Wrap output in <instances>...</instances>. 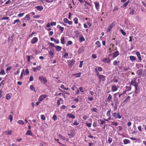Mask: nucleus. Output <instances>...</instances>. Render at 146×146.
Instances as JSON below:
<instances>
[{
	"label": "nucleus",
	"instance_id": "35",
	"mask_svg": "<svg viewBox=\"0 0 146 146\" xmlns=\"http://www.w3.org/2000/svg\"><path fill=\"white\" fill-rule=\"evenodd\" d=\"M5 74V72L3 69H2L0 72V75H4Z\"/></svg>",
	"mask_w": 146,
	"mask_h": 146
},
{
	"label": "nucleus",
	"instance_id": "37",
	"mask_svg": "<svg viewBox=\"0 0 146 146\" xmlns=\"http://www.w3.org/2000/svg\"><path fill=\"white\" fill-rule=\"evenodd\" d=\"M9 119H10V122H11L13 120V116L11 115H10L9 116Z\"/></svg>",
	"mask_w": 146,
	"mask_h": 146
},
{
	"label": "nucleus",
	"instance_id": "64",
	"mask_svg": "<svg viewBox=\"0 0 146 146\" xmlns=\"http://www.w3.org/2000/svg\"><path fill=\"white\" fill-rule=\"evenodd\" d=\"M27 61L28 62H30V60H31L30 56L29 55H28L27 56Z\"/></svg>",
	"mask_w": 146,
	"mask_h": 146
},
{
	"label": "nucleus",
	"instance_id": "60",
	"mask_svg": "<svg viewBox=\"0 0 146 146\" xmlns=\"http://www.w3.org/2000/svg\"><path fill=\"white\" fill-rule=\"evenodd\" d=\"M24 14V13H20L18 14V16L19 17H21L23 16Z\"/></svg>",
	"mask_w": 146,
	"mask_h": 146
},
{
	"label": "nucleus",
	"instance_id": "21",
	"mask_svg": "<svg viewBox=\"0 0 146 146\" xmlns=\"http://www.w3.org/2000/svg\"><path fill=\"white\" fill-rule=\"evenodd\" d=\"M16 23H17V25H19L21 24V22L19 19H17L14 21L13 24H15Z\"/></svg>",
	"mask_w": 146,
	"mask_h": 146
},
{
	"label": "nucleus",
	"instance_id": "29",
	"mask_svg": "<svg viewBox=\"0 0 146 146\" xmlns=\"http://www.w3.org/2000/svg\"><path fill=\"white\" fill-rule=\"evenodd\" d=\"M26 135H32L33 134L31 130H28L26 133Z\"/></svg>",
	"mask_w": 146,
	"mask_h": 146
},
{
	"label": "nucleus",
	"instance_id": "53",
	"mask_svg": "<svg viewBox=\"0 0 146 146\" xmlns=\"http://www.w3.org/2000/svg\"><path fill=\"white\" fill-rule=\"evenodd\" d=\"M74 33L76 34L77 36L79 35L80 34V32L78 31H74Z\"/></svg>",
	"mask_w": 146,
	"mask_h": 146
},
{
	"label": "nucleus",
	"instance_id": "14",
	"mask_svg": "<svg viewBox=\"0 0 146 146\" xmlns=\"http://www.w3.org/2000/svg\"><path fill=\"white\" fill-rule=\"evenodd\" d=\"M136 55H137L138 58L139 59V62H141L142 60V58L141 55L140 54V52L139 51L137 52H136Z\"/></svg>",
	"mask_w": 146,
	"mask_h": 146
},
{
	"label": "nucleus",
	"instance_id": "3",
	"mask_svg": "<svg viewBox=\"0 0 146 146\" xmlns=\"http://www.w3.org/2000/svg\"><path fill=\"white\" fill-rule=\"evenodd\" d=\"M75 62V60L72 59L71 60H70L67 61V64L68 66L70 67L71 68L74 65Z\"/></svg>",
	"mask_w": 146,
	"mask_h": 146
},
{
	"label": "nucleus",
	"instance_id": "5",
	"mask_svg": "<svg viewBox=\"0 0 146 146\" xmlns=\"http://www.w3.org/2000/svg\"><path fill=\"white\" fill-rule=\"evenodd\" d=\"M84 47L83 46H81L80 47L78 50V53L80 54L82 53L83 52L84 50Z\"/></svg>",
	"mask_w": 146,
	"mask_h": 146
},
{
	"label": "nucleus",
	"instance_id": "43",
	"mask_svg": "<svg viewBox=\"0 0 146 146\" xmlns=\"http://www.w3.org/2000/svg\"><path fill=\"white\" fill-rule=\"evenodd\" d=\"M112 141V139L110 137L108 138V142L110 144L111 143Z\"/></svg>",
	"mask_w": 146,
	"mask_h": 146
},
{
	"label": "nucleus",
	"instance_id": "25",
	"mask_svg": "<svg viewBox=\"0 0 146 146\" xmlns=\"http://www.w3.org/2000/svg\"><path fill=\"white\" fill-rule=\"evenodd\" d=\"M55 48H56V50L58 51H60L62 48L61 46H56Z\"/></svg>",
	"mask_w": 146,
	"mask_h": 146
},
{
	"label": "nucleus",
	"instance_id": "19",
	"mask_svg": "<svg viewBox=\"0 0 146 146\" xmlns=\"http://www.w3.org/2000/svg\"><path fill=\"white\" fill-rule=\"evenodd\" d=\"M112 96L111 94H109L107 99V101L110 102H112Z\"/></svg>",
	"mask_w": 146,
	"mask_h": 146
},
{
	"label": "nucleus",
	"instance_id": "46",
	"mask_svg": "<svg viewBox=\"0 0 146 146\" xmlns=\"http://www.w3.org/2000/svg\"><path fill=\"white\" fill-rule=\"evenodd\" d=\"M119 61L118 62H117L116 60H115L113 62V65L114 66H115L117 65L118 63H119Z\"/></svg>",
	"mask_w": 146,
	"mask_h": 146
},
{
	"label": "nucleus",
	"instance_id": "6",
	"mask_svg": "<svg viewBox=\"0 0 146 146\" xmlns=\"http://www.w3.org/2000/svg\"><path fill=\"white\" fill-rule=\"evenodd\" d=\"M44 48L48 51L49 54L50 56V58H53L54 57V52L51 50H48L46 48Z\"/></svg>",
	"mask_w": 146,
	"mask_h": 146
},
{
	"label": "nucleus",
	"instance_id": "30",
	"mask_svg": "<svg viewBox=\"0 0 146 146\" xmlns=\"http://www.w3.org/2000/svg\"><path fill=\"white\" fill-rule=\"evenodd\" d=\"M81 73L80 72H79L78 73L75 74H74V76H76V77H80L81 76Z\"/></svg>",
	"mask_w": 146,
	"mask_h": 146
},
{
	"label": "nucleus",
	"instance_id": "61",
	"mask_svg": "<svg viewBox=\"0 0 146 146\" xmlns=\"http://www.w3.org/2000/svg\"><path fill=\"white\" fill-rule=\"evenodd\" d=\"M129 3V1H128L125 3L124 4H123V6L125 7H126L128 5Z\"/></svg>",
	"mask_w": 146,
	"mask_h": 146
},
{
	"label": "nucleus",
	"instance_id": "33",
	"mask_svg": "<svg viewBox=\"0 0 146 146\" xmlns=\"http://www.w3.org/2000/svg\"><path fill=\"white\" fill-rule=\"evenodd\" d=\"M73 21L74 22V23L76 24H77L78 23V19L77 17H75L73 19Z\"/></svg>",
	"mask_w": 146,
	"mask_h": 146
},
{
	"label": "nucleus",
	"instance_id": "38",
	"mask_svg": "<svg viewBox=\"0 0 146 146\" xmlns=\"http://www.w3.org/2000/svg\"><path fill=\"white\" fill-rule=\"evenodd\" d=\"M73 43L72 42L71 40L68 41L66 44L67 46H68L71 44H72Z\"/></svg>",
	"mask_w": 146,
	"mask_h": 146
},
{
	"label": "nucleus",
	"instance_id": "54",
	"mask_svg": "<svg viewBox=\"0 0 146 146\" xmlns=\"http://www.w3.org/2000/svg\"><path fill=\"white\" fill-rule=\"evenodd\" d=\"M56 22H51L50 25L52 26H56Z\"/></svg>",
	"mask_w": 146,
	"mask_h": 146
},
{
	"label": "nucleus",
	"instance_id": "22",
	"mask_svg": "<svg viewBox=\"0 0 146 146\" xmlns=\"http://www.w3.org/2000/svg\"><path fill=\"white\" fill-rule=\"evenodd\" d=\"M14 36V34H13L11 37L8 38V40L9 42H12L13 41V37Z\"/></svg>",
	"mask_w": 146,
	"mask_h": 146
},
{
	"label": "nucleus",
	"instance_id": "42",
	"mask_svg": "<svg viewBox=\"0 0 146 146\" xmlns=\"http://www.w3.org/2000/svg\"><path fill=\"white\" fill-rule=\"evenodd\" d=\"M68 56V54L67 52H66L63 56V57L64 58H67V57Z\"/></svg>",
	"mask_w": 146,
	"mask_h": 146
},
{
	"label": "nucleus",
	"instance_id": "51",
	"mask_svg": "<svg viewBox=\"0 0 146 146\" xmlns=\"http://www.w3.org/2000/svg\"><path fill=\"white\" fill-rule=\"evenodd\" d=\"M59 29L60 30V31L61 32V33H62L63 32L64 30V28L63 27H62L61 26H60Z\"/></svg>",
	"mask_w": 146,
	"mask_h": 146
},
{
	"label": "nucleus",
	"instance_id": "34",
	"mask_svg": "<svg viewBox=\"0 0 146 146\" xmlns=\"http://www.w3.org/2000/svg\"><path fill=\"white\" fill-rule=\"evenodd\" d=\"M17 123L20 125H24V122L22 120H19L17 121Z\"/></svg>",
	"mask_w": 146,
	"mask_h": 146
},
{
	"label": "nucleus",
	"instance_id": "47",
	"mask_svg": "<svg viewBox=\"0 0 146 146\" xmlns=\"http://www.w3.org/2000/svg\"><path fill=\"white\" fill-rule=\"evenodd\" d=\"M24 72L25 70L24 69H23L21 72V75L20 78V79H21L22 78L23 73H24Z\"/></svg>",
	"mask_w": 146,
	"mask_h": 146
},
{
	"label": "nucleus",
	"instance_id": "55",
	"mask_svg": "<svg viewBox=\"0 0 146 146\" xmlns=\"http://www.w3.org/2000/svg\"><path fill=\"white\" fill-rule=\"evenodd\" d=\"M111 124L112 125H115V126H117L118 125L117 123L116 122H112Z\"/></svg>",
	"mask_w": 146,
	"mask_h": 146
},
{
	"label": "nucleus",
	"instance_id": "2",
	"mask_svg": "<svg viewBox=\"0 0 146 146\" xmlns=\"http://www.w3.org/2000/svg\"><path fill=\"white\" fill-rule=\"evenodd\" d=\"M137 78H134L132 79L130 83L131 85H132L134 87L138 85L139 83L136 82Z\"/></svg>",
	"mask_w": 146,
	"mask_h": 146
},
{
	"label": "nucleus",
	"instance_id": "12",
	"mask_svg": "<svg viewBox=\"0 0 146 146\" xmlns=\"http://www.w3.org/2000/svg\"><path fill=\"white\" fill-rule=\"evenodd\" d=\"M118 89L117 88L115 84L112 85V86L111 91L114 92L116 91Z\"/></svg>",
	"mask_w": 146,
	"mask_h": 146
},
{
	"label": "nucleus",
	"instance_id": "1",
	"mask_svg": "<svg viewBox=\"0 0 146 146\" xmlns=\"http://www.w3.org/2000/svg\"><path fill=\"white\" fill-rule=\"evenodd\" d=\"M38 79L41 83L45 84L47 82V80L46 78L42 76H40L38 77Z\"/></svg>",
	"mask_w": 146,
	"mask_h": 146
},
{
	"label": "nucleus",
	"instance_id": "18",
	"mask_svg": "<svg viewBox=\"0 0 146 146\" xmlns=\"http://www.w3.org/2000/svg\"><path fill=\"white\" fill-rule=\"evenodd\" d=\"M135 66L137 69H139V68H143V65L141 64H136Z\"/></svg>",
	"mask_w": 146,
	"mask_h": 146
},
{
	"label": "nucleus",
	"instance_id": "27",
	"mask_svg": "<svg viewBox=\"0 0 146 146\" xmlns=\"http://www.w3.org/2000/svg\"><path fill=\"white\" fill-rule=\"evenodd\" d=\"M111 111V110L110 109L106 113L107 115L109 117V118H111V114H110Z\"/></svg>",
	"mask_w": 146,
	"mask_h": 146
},
{
	"label": "nucleus",
	"instance_id": "15",
	"mask_svg": "<svg viewBox=\"0 0 146 146\" xmlns=\"http://www.w3.org/2000/svg\"><path fill=\"white\" fill-rule=\"evenodd\" d=\"M79 41L80 42H82L85 41V39L82 34L80 35L79 38Z\"/></svg>",
	"mask_w": 146,
	"mask_h": 146
},
{
	"label": "nucleus",
	"instance_id": "40",
	"mask_svg": "<svg viewBox=\"0 0 146 146\" xmlns=\"http://www.w3.org/2000/svg\"><path fill=\"white\" fill-rule=\"evenodd\" d=\"M58 136L63 140H65L66 139L65 137L64 136L60 134H59L58 135Z\"/></svg>",
	"mask_w": 146,
	"mask_h": 146
},
{
	"label": "nucleus",
	"instance_id": "4",
	"mask_svg": "<svg viewBox=\"0 0 146 146\" xmlns=\"http://www.w3.org/2000/svg\"><path fill=\"white\" fill-rule=\"evenodd\" d=\"M111 113L112 115L115 117V119H120L121 118V116L119 113V111H118L117 113L114 112L113 113V111L111 112Z\"/></svg>",
	"mask_w": 146,
	"mask_h": 146
},
{
	"label": "nucleus",
	"instance_id": "26",
	"mask_svg": "<svg viewBox=\"0 0 146 146\" xmlns=\"http://www.w3.org/2000/svg\"><path fill=\"white\" fill-rule=\"evenodd\" d=\"M143 69H142L138 70L137 71V74L139 75H141L143 72Z\"/></svg>",
	"mask_w": 146,
	"mask_h": 146
},
{
	"label": "nucleus",
	"instance_id": "9",
	"mask_svg": "<svg viewBox=\"0 0 146 146\" xmlns=\"http://www.w3.org/2000/svg\"><path fill=\"white\" fill-rule=\"evenodd\" d=\"M106 77L105 76L101 75L98 78L100 80V82H101V81H104L106 79Z\"/></svg>",
	"mask_w": 146,
	"mask_h": 146
},
{
	"label": "nucleus",
	"instance_id": "45",
	"mask_svg": "<svg viewBox=\"0 0 146 146\" xmlns=\"http://www.w3.org/2000/svg\"><path fill=\"white\" fill-rule=\"evenodd\" d=\"M129 67H125L123 68V70L125 72L127 71L129 69Z\"/></svg>",
	"mask_w": 146,
	"mask_h": 146
},
{
	"label": "nucleus",
	"instance_id": "32",
	"mask_svg": "<svg viewBox=\"0 0 146 146\" xmlns=\"http://www.w3.org/2000/svg\"><path fill=\"white\" fill-rule=\"evenodd\" d=\"M12 133V131L11 130H8L5 131V133L7 135H11Z\"/></svg>",
	"mask_w": 146,
	"mask_h": 146
},
{
	"label": "nucleus",
	"instance_id": "44",
	"mask_svg": "<svg viewBox=\"0 0 146 146\" xmlns=\"http://www.w3.org/2000/svg\"><path fill=\"white\" fill-rule=\"evenodd\" d=\"M92 123H86V125L88 127H91L92 125Z\"/></svg>",
	"mask_w": 146,
	"mask_h": 146
},
{
	"label": "nucleus",
	"instance_id": "11",
	"mask_svg": "<svg viewBox=\"0 0 146 146\" xmlns=\"http://www.w3.org/2000/svg\"><path fill=\"white\" fill-rule=\"evenodd\" d=\"M46 97L47 95H42L39 97L38 99V100L39 102H41Z\"/></svg>",
	"mask_w": 146,
	"mask_h": 146
},
{
	"label": "nucleus",
	"instance_id": "13",
	"mask_svg": "<svg viewBox=\"0 0 146 146\" xmlns=\"http://www.w3.org/2000/svg\"><path fill=\"white\" fill-rule=\"evenodd\" d=\"M135 93L138 94L139 93L140 91V87L138 86V85L136 86H135Z\"/></svg>",
	"mask_w": 146,
	"mask_h": 146
},
{
	"label": "nucleus",
	"instance_id": "59",
	"mask_svg": "<svg viewBox=\"0 0 146 146\" xmlns=\"http://www.w3.org/2000/svg\"><path fill=\"white\" fill-rule=\"evenodd\" d=\"M41 66H37L36 68V70H37L38 71H40L41 70Z\"/></svg>",
	"mask_w": 146,
	"mask_h": 146
},
{
	"label": "nucleus",
	"instance_id": "31",
	"mask_svg": "<svg viewBox=\"0 0 146 146\" xmlns=\"http://www.w3.org/2000/svg\"><path fill=\"white\" fill-rule=\"evenodd\" d=\"M96 44L97 45L98 47H100L101 46L100 42L99 41H97L96 42Z\"/></svg>",
	"mask_w": 146,
	"mask_h": 146
},
{
	"label": "nucleus",
	"instance_id": "56",
	"mask_svg": "<svg viewBox=\"0 0 146 146\" xmlns=\"http://www.w3.org/2000/svg\"><path fill=\"white\" fill-rule=\"evenodd\" d=\"M48 44L51 46V47L55 48L56 46L54 44V43H49Z\"/></svg>",
	"mask_w": 146,
	"mask_h": 146
},
{
	"label": "nucleus",
	"instance_id": "7",
	"mask_svg": "<svg viewBox=\"0 0 146 146\" xmlns=\"http://www.w3.org/2000/svg\"><path fill=\"white\" fill-rule=\"evenodd\" d=\"M38 40V38L36 37H34L31 40V42L32 44H34L36 43Z\"/></svg>",
	"mask_w": 146,
	"mask_h": 146
},
{
	"label": "nucleus",
	"instance_id": "23",
	"mask_svg": "<svg viewBox=\"0 0 146 146\" xmlns=\"http://www.w3.org/2000/svg\"><path fill=\"white\" fill-rule=\"evenodd\" d=\"M129 58L132 61H135L136 60V57L135 56H129Z\"/></svg>",
	"mask_w": 146,
	"mask_h": 146
},
{
	"label": "nucleus",
	"instance_id": "36",
	"mask_svg": "<svg viewBox=\"0 0 146 146\" xmlns=\"http://www.w3.org/2000/svg\"><path fill=\"white\" fill-rule=\"evenodd\" d=\"M125 88L127 91H129L131 90V86H126Z\"/></svg>",
	"mask_w": 146,
	"mask_h": 146
},
{
	"label": "nucleus",
	"instance_id": "16",
	"mask_svg": "<svg viewBox=\"0 0 146 146\" xmlns=\"http://www.w3.org/2000/svg\"><path fill=\"white\" fill-rule=\"evenodd\" d=\"M95 5V7L97 10L98 11L100 9V4L99 2H95L94 3Z\"/></svg>",
	"mask_w": 146,
	"mask_h": 146
},
{
	"label": "nucleus",
	"instance_id": "63",
	"mask_svg": "<svg viewBox=\"0 0 146 146\" xmlns=\"http://www.w3.org/2000/svg\"><path fill=\"white\" fill-rule=\"evenodd\" d=\"M68 135L69 136H70V138H72L73 137H74V135L72 133H71L70 134L68 133Z\"/></svg>",
	"mask_w": 146,
	"mask_h": 146
},
{
	"label": "nucleus",
	"instance_id": "62",
	"mask_svg": "<svg viewBox=\"0 0 146 146\" xmlns=\"http://www.w3.org/2000/svg\"><path fill=\"white\" fill-rule=\"evenodd\" d=\"M106 121H104L102 120L101 121V123L100 124V125L101 126L102 125L105 124L106 123Z\"/></svg>",
	"mask_w": 146,
	"mask_h": 146
},
{
	"label": "nucleus",
	"instance_id": "17",
	"mask_svg": "<svg viewBox=\"0 0 146 146\" xmlns=\"http://www.w3.org/2000/svg\"><path fill=\"white\" fill-rule=\"evenodd\" d=\"M12 94L11 93H9L6 95V98L7 100H9L11 98Z\"/></svg>",
	"mask_w": 146,
	"mask_h": 146
},
{
	"label": "nucleus",
	"instance_id": "57",
	"mask_svg": "<svg viewBox=\"0 0 146 146\" xmlns=\"http://www.w3.org/2000/svg\"><path fill=\"white\" fill-rule=\"evenodd\" d=\"M98 70L99 72H102L103 70V68L100 67H98Z\"/></svg>",
	"mask_w": 146,
	"mask_h": 146
},
{
	"label": "nucleus",
	"instance_id": "58",
	"mask_svg": "<svg viewBox=\"0 0 146 146\" xmlns=\"http://www.w3.org/2000/svg\"><path fill=\"white\" fill-rule=\"evenodd\" d=\"M41 119L43 120H45L46 118L45 116L44 115H41Z\"/></svg>",
	"mask_w": 146,
	"mask_h": 146
},
{
	"label": "nucleus",
	"instance_id": "24",
	"mask_svg": "<svg viewBox=\"0 0 146 146\" xmlns=\"http://www.w3.org/2000/svg\"><path fill=\"white\" fill-rule=\"evenodd\" d=\"M60 41L61 44H64L65 43V38L64 36L61 37L60 39Z\"/></svg>",
	"mask_w": 146,
	"mask_h": 146
},
{
	"label": "nucleus",
	"instance_id": "49",
	"mask_svg": "<svg viewBox=\"0 0 146 146\" xmlns=\"http://www.w3.org/2000/svg\"><path fill=\"white\" fill-rule=\"evenodd\" d=\"M83 62V61H82L80 62V64L79 66V68H81L82 67Z\"/></svg>",
	"mask_w": 146,
	"mask_h": 146
},
{
	"label": "nucleus",
	"instance_id": "48",
	"mask_svg": "<svg viewBox=\"0 0 146 146\" xmlns=\"http://www.w3.org/2000/svg\"><path fill=\"white\" fill-rule=\"evenodd\" d=\"M30 89L31 90H32V91H35V89L33 85H31L30 86Z\"/></svg>",
	"mask_w": 146,
	"mask_h": 146
},
{
	"label": "nucleus",
	"instance_id": "41",
	"mask_svg": "<svg viewBox=\"0 0 146 146\" xmlns=\"http://www.w3.org/2000/svg\"><path fill=\"white\" fill-rule=\"evenodd\" d=\"M120 32L123 36H125L126 35V33L123 30L121 29H120Z\"/></svg>",
	"mask_w": 146,
	"mask_h": 146
},
{
	"label": "nucleus",
	"instance_id": "10",
	"mask_svg": "<svg viewBox=\"0 0 146 146\" xmlns=\"http://www.w3.org/2000/svg\"><path fill=\"white\" fill-rule=\"evenodd\" d=\"M113 54V58H116L119 54V52L118 51H117L112 53Z\"/></svg>",
	"mask_w": 146,
	"mask_h": 146
},
{
	"label": "nucleus",
	"instance_id": "39",
	"mask_svg": "<svg viewBox=\"0 0 146 146\" xmlns=\"http://www.w3.org/2000/svg\"><path fill=\"white\" fill-rule=\"evenodd\" d=\"M130 98H131V97L130 96H128L126 98L125 100L124 101V102H127L129 101V100H130Z\"/></svg>",
	"mask_w": 146,
	"mask_h": 146
},
{
	"label": "nucleus",
	"instance_id": "28",
	"mask_svg": "<svg viewBox=\"0 0 146 146\" xmlns=\"http://www.w3.org/2000/svg\"><path fill=\"white\" fill-rule=\"evenodd\" d=\"M68 115L69 117H70L71 118L74 119L75 118V116L73 115L72 114V113H68Z\"/></svg>",
	"mask_w": 146,
	"mask_h": 146
},
{
	"label": "nucleus",
	"instance_id": "50",
	"mask_svg": "<svg viewBox=\"0 0 146 146\" xmlns=\"http://www.w3.org/2000/svg\"><path fill=\"white\" fill-rule=\"evenodd\" d=\"M52 118L54 120L56 121L57 120V116L55 114H54Z\"/></svg>",
	"mask_w": 146,
	"mask_h": 146
},
{
	"label": "nucleus",
	"instance_id": "8",
	"mask_svg": "<svg viewBox=\"0 0 146 146\" xmlns=\"http://www.w3.org/2000/svg\"><path fill=\"white\" fill-rule=\"evenodd\" d=\"M111 61V60L109 58H106L102 60V61L105 63H110Z\"/></svg>",
	"mask_w": 146,
	"mask_h": 146
},
{
	"label": "nucleus",
	"instance_id": "52",
	"mask_svg": "<svg viewBox=\"0 0 146 146\" xmlns=\"http://www.w3.org/2000/svg\"><path fill=\"white\" fill-rule=\"evenodd\" d=\"M69 20L68 19L66 18H64L63 19L64 22L66 23H68Z\"/></svg>",
	"mask_w": 146,
	"mask_h": 146
},
{
	"label": "nucleus",
	"instance_id": "20",
	"mask_svg": "<svg viewBox=\"0 0 146 146\" xmlns=\"http://www.w3.org/2000/svg\"><path fill=\"white\" fill-rule=\"evenodd\" d=\"M35 8L40 11H41L43 9V7L42 6H37L35 7Z\"/></svg>",
	"mask_w": 146,
	"mask_h": 146
}]
</instances>
